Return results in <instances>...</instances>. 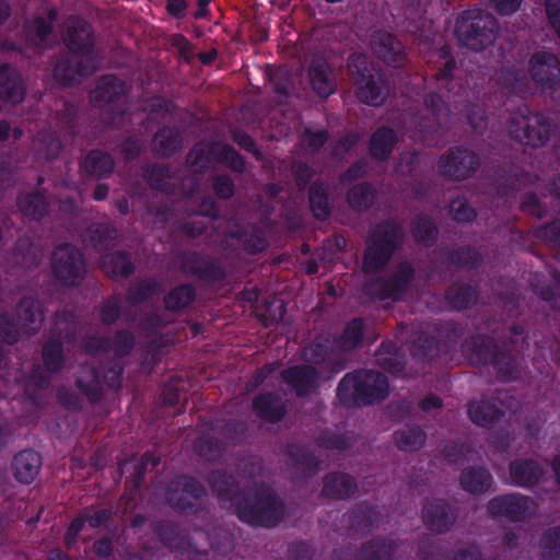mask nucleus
Returning <instances> with one entry per match:
<instances>
[{
    "instance_id": "obj_1",
    "label": "nucleus",
    "mask_w": 560,
    "mask_h": 560,
    "mask_svg": "<svg viewBox=\"0 0 560 560\" xmlns=\"http://www.w3.org/2000/svg\"><path fill=\"white\" fill-rule=\"evenodd\" d=\"M388 394V382L380 373L360 371L346 375L338 386V397L343 401L371 404L384 399Z\"/></svg>"
},
{
    "instance_id": "obj_2",
    "label": "nucleus",
    "mask_w": 560,
    "mask_h": 560,
    "mask_svg": "<svg viewBox=\"0 0 560 560\" xmlns=\"http://www.w3.org/2000/svg\"><path fill=\"white\" fill-rule=\"evenodd\" d=\"M495 22L491 18H476L471 24L465 19L458 20L456 34L472 50H478L494 40Z\"/></svg>"
},
{
    "instance_id": "obj_3",
    "label": "nucleus",
    "mask_w": 560,
    "mask_h": 560,
    "mask_svg": "<svg viewBox=\"0 0 560 560\" xmlns=\"http://www.w3.org/2000/svg\"><path fill=\"white\" fill-rule=\"evenodd\" d=\"M67 45L74 52L72 62L78 63L77 69L67 68L65 65L59 63L55 68V75L65 84H72L77 81V77H84L95 71V60L90 49L84 46V49L79 55V47L72 38H67Z\"/></svg>"
},
{
    "instance_id": "obj_4",
    "label": "nucleus",
    "mask_w": 560,
    "mask_h": 560,
    "mask_svg": "<svg viewBox=\"0 0 560 560\" xmlns=\"http://www.w3.org/2000/svg\"><path fill=\"white\" fill-rule=\"evenodd\" d=\"M54 270L60 279L72 282L83 269L81 253L71 245L60 246L54 253Z\"/></svg>"
},
{
    "instance_id": "obj_5",
    "label": "nucleus",
    "mask_w": 560,
    "mask_h": 560,
    "mask_svg": "<svg viewBox=\"0 0 560 560\" xmlns=\"http://www.w3.org/2000/svg\"><path fill=\"white\" fill-rule=\"evenodd\" d=\"M517 124L521 129H510L517 141L527 145L539 147L548 140L549 128L541 122L539 116L522 117Z\"/></svg>"
},
{
    "instance_id": "obj_6",
    "label": "nucleus",
    "mask_w": 560,
    "mask_h": 560,
    "mask_svg": "<svg viewBox=\"0 0 560 560\" xmlns=\"http://www.w3.org/2000/svg\"><path fill=\"white\" fill-rule=\"evenodd\" d=\"M281 514V504L275 500L259 503L257 511H248L245 506L238 509V516L242 521L266 527L276 525Z\"/></svg>"
},
{
    "instance_id": "obj_7",
    "label": "nucleus",
    "mask_w": 560,
    "mask_h": 560,
    "mask_svg": "<svg viewBox=\"0 0 560 560\" xmlns=\"http://www.w3.org/2000/svg\"><path fill=\"white\" fill-rule=\"evenodd\" d=\"M308 74L312 86L318 95L326 97L335 91L336 84L330 78V70L323 58L316 57L312 60Z\"/></svg>"
},
{
    "instance_id": "obj_8",
    "label": "nucleus",
    "mask_w": 560,
    "mask_h": 560,
    "mask_svg": "<svg viewBox=\"0 0 560 560\" xmlns=\"http://www.w3.org/2000/svg\"><path fill=\"white\" fill-rule=\"evenodd\" d=\"M529 71L537 82L553 81L560 74L559 61L553 55L542 52L530 59Z\"/></svg>"
},
{
    "instance_id": "obj_9",
    "label": "nucleus",
    "mask_w": 560,
    "mask_h": 560,
    "mask_svg": "<svg viewBox=\"0 0 560 560\" xmlns=\"http://www.w3.org/2000/svg\"><path fill=\"white\" fill-rule=\"evenodd\" d=\"M364 58L361 56H352L349 60V69L352 73L358 72L359 77L357 79V83L359 85L358 96L359 98L369 105H380L383 101V97L380 91L376 89L375 84L372 83L364 73H360L358 65L363 63Z\"/></svg>"
},
{
    "instance_id": "obj_10",
    "label": "nucleus",
    "mask_w": 560,
    "mask_h": 560,
    "mask_svg": "<svg viewBox=\"0 0 560 560\" xmlns=\"http://www.w3.org/2000/svg\"><path fill=\"white\" fill-rule=\"evenodd\" d=\"M0 97L11 103H19L24 97L20 75L5 65L0 67Z\"/></svg>"
},
{
    "instance_id": "obj_11",
    "label": "nucleus",
    "mask_w": 560,
    "mask_h": 560,
    "mask_svg": "<svg viewBox=\"0 0 560 560\" xmlns=\"http://www.w3.org/2000/svg\"><path fill=\"white\" fill-rule=\"evenodd\" d=\"M40 468V457L34 451H23L14 459V474L21 482L30 483Z\"/></svg>"
},
{
    "instance_id": "obj_12",
    "label": "nucleus",
    "mask_w": 560,
    "mask_h": 560,
    "mask_svg": "<svg viewBox=\"0 0 560 560\" xmlns=\"http://www.w3.org/2000/svg\"><path fill=\"white\" fill-rule=\"evenodd\" d=\"M283 378L291 384L300 396L314 386L317 375L310 366L293 368L283 372Z\"/></svg>"
},
{
    "instance_id": "obj_13",
    "label": "nucleus",
    "mask_w": 560,
    "mask_h": 560,
    "mask_svg": "<svg viewBox=\"0 0 560 560\" xmlns=\"http://www.w3.org/2000/svg\"><path fill=\"white\" fill-rule=\"evenodd\" d=\"M539 468L533 462L513 463L511 481L518 486H530L538 479Z\"/></svg>"
},
{
    "instance_id": "obj_14",
    "label": "nucleus",
    "mask_w": 560,
    "mask_h": 560,
    "mask_svg": "<svg viewBox=\"0 0 560 560\" xmlns=\"http://www.w3.org/2000/svg\"><path fill=\"white\" fill-rule=\"evenodd\" d=\"M353 490V480L347 475L329 476L324 485V492L331 498L341 499L349 495Z\"/></svg>"
},
{
    "instance_id": "obj_15",
    "label": "nucleus",
    "mask_w": 560,
    "mask_h": 560,
    "mask_svg": "<svg viewBox=\"0 0 560 560\" xmlns=\"http://www.w3.org/2000/svg\"><path fill=\"white\" fill-rule=\"evenodd\" d=\"M490 475L479 468L465 471L462 477V485L469 492H482L490 487Z\"/></svg>"
},
{
    "instance_id": "obj_16",
    "label": "nucleus",
    "mask_w": 560,
    "mask_h": 560,
    "mask_svg": "<svg viewBox=\"0 0 560 560\" xmlns=\"http://www.w3.org/2000/svg\"><path fill=\"white\" fill-rule=\"evenodd\" d=\"M395 141V136L390 129L377 130L371 140V150L374 156L385 158L389 154Z\"/></svg>"
},
{
    "instance_id": "obj_17",
    "label": "nucleus",
    "mask_w": 560,
    "mask_h": 560,
    "mask_svg": "<svg viewBox=\"0 0 560 560\" xmlns=\"http://www.w3.org/2000/svg\"><path fill=\"white\" fill-rule=\"evenodd\" d=\"M468 413L471 421L479 425L490 423L499 416V411L487 401L470 404Z\"/></svg>"
},
{
    "instance_id": "obj_18",
    "label": "nucleus",
    "mask_w": 560,
    "mask_h": 560,
    "mask_svg": "<svg viewBox=\"0 0 560 560\" xmlns=\"http://www.w3.org/2000/svg\"><path fill=\"white\" fill-rule=\"evenodd\" d=\"M194 299V290L189 285H183L173 290L166 298L165 304L168 310L177 311L188 305Z\"/></svg>"
},
{
    "instance_id": "obj_19",
    "label": "nucleus",
    "mask_w": 560,
    "mask_h": 560,
    "mask_svg": "<svg viewBox=\"0 0 560 560\" xmlns=\"http://www.w3.org/2000/svg\"><path fill=\"white\" fill-rule=\"evenodd\" d=\"M50 21L51 18H49V21L37 19L35 21L28 22L25 31L27 39L34 43V45L40 46L46 36L50 33Z\"/></svg>"
},
{
    "instance_id": "obj_20",
    "label": "nucleus",
    "mask_w": 560,
    "mask_h": 560,
    "mask_svg": "<svg viewBox=\"0 0 560 560\" xmlns=\"http://www.w3.org/2000/svg\"><path fill=\"white\" fill-rule=\"evenodd\" d=\"M396 442L398 446L406 451L420 447L424 443V435L419 429H407L396 433Z\"/></svg>"
},
{
    "instance_id": "obj_21",
    "label": "nucleus",
    "mask_w": 560,
    "mask_h": 560,
    "mask_svg": "<svg viewBox=\"0 0 560 560\" xmlns=\"http://www.w3.org/2000/svg\"><path fill=\"white\" fill-rule=\"evenodd\" d=\"M108 514L106 511H98L94 515L80 517L72 522L69 533L77 535L86 524L91 527L100 526L107 518Z\"/></svg>"
},
{
    "instance_id": "obj_22",
    "label": "nucleus",
    "mask_w": 560,
    "mask_h": 560,
    "mask_svg": "<svg viewBox=\"0 0 560 560\" xmlns=\"http://www.w3.org/2000/svg\"><path fill=\"white\" fill-rule=\"evenodd\" d=\"M363 324L361 320L355 319L351 322L346 328L342 336V347L345 349H350L358 345V342L362 338Z\"/></svg>"
},
{
    "instance_id": "obj_23",
    "label": "nucleus",
    "mask_w": 560,
    "mask_h": 560,
    "mask_svg": "<svg viewBox=\"0 0 560 560\" xmlns=\"http://www.w3.org/2000/svg\"><path fill=\"white\" fill-rule=\"evenodd\" d=\"M525 504H526V501L524 499L511 495V497L495 498L494 500L491 501L490 506H491L492 512L495 514H503V513L509 514V513H511V510H510L511 506H513V505L525 506Z\"/></svg>"
},
{
    "instance_id": "obj_24",
    "label": "nucleus",
    "mask_w": 560,
    "mask_h": 560,
    "mask_svg": "<svg viewBox=\"0 0 560 560\" xmlns=\"http://www.w3.org/2000/svg\"><path fill=\"white\" fill-rule=\"evenodd\" d=\"M44 361L49 370H58L61 365V346L54 342L44 348Z\"/></svg>"
},
{
    "instance_id": "obj_25",
    "label": "nucleus",
    "mask_w": 560,
    "mask_h": 560,
    "mask_svg": "<svg viewBox=\"0 0 560 560\" xmlns=\"http://www.w3.org/2000/svg\"><path fill=\"white\" fill-rule=\"evenodd\" d=\"M451 212L456 221H469L474 218V210L464 199H456L451 203Z\"/></svg>"
},
{
    "instance_id": "obj_26",
    "label": "nucleus",
    "mask_w": 560,
    "mask_h": 560,
    "mask_svg": "<svg viewBox=\"0 0 560 560\" xmlns=\"http://www.w3.org/2000/svg\"><path fill=\"white\" fill-rule=\"evenodd\" d=\"M474 162V156L466 152V151H460L458 152V154H453L452 158L450 159V162L445 165V167H447V172L448 173H452V170L454 166H456V172L457 171H460V168H465L467 164L471 165Z\"/></svg>"
},
{
    "instance_id": "obj_27",
    "label": "nucleus",
    "mask_w": 560,
    "mask_h": 560,
    "mask_svg": "<svg viewBox=\"0 0 560 560\" xmlns=\"http://www.w3.org/2000/svg\"><path fill=\"white\" fill-rule=\"evenodd\" d=\"M548 18L560 36V0H547Z\"/></svg>"
},
{
    "instance_id": "obj_28",
    "label": "nucleus",
    "mask_w": 560,
    "mask_h": 560,
    "mask_svg": "<svg viewBox=\"0 0 560 560\" xmlns=\"http://www.w3.org/2000/svg\"><path fill=\"white\" fill-rule=\"evenodd\" d=\"M377 52L386 62L390 63L395 61L390 54H400V49L398 45L395 44L394 38L390 35H386L384 47L381 48Z\"/></svg>"
},
{
    "instance_id": "obj_29",
    "label": "nucleus",
    "mask_w": 560,
    "mask_h": 560,
    "mask_svg": "<svg viewBox=\"0 0 560 560\" xmlns=\"http://www.w3.org/2000/svg\"><path fill=\"white\" fill-rule=\"evenodd\" d=\"M522 0H491L498 12L502 15L515 12Z\"/></svg>"
},
{
    "instance_id": "obj_30",
    "label": "nucleus",
    "mask_w": 560,
    "mask_h": 560,
    "mask_svg": "<svg viewBox=\"0 0 560 560\" xmlns=\"http://www.w3.org/2000/svg\"><path fill=\"white\" fill-rule=\"evenodd\" d=\"M311 206L314 214L317 218H326L328 215L327 202L325 199L316 198L314 195L311 196Z\"/></svg>"
},
{
    "instance_id": "obj_31",
    "label": "nucleus",
    "mask_w": 560,
    "mask_h": 560,
    "mask_svg": "<svg viewBox=\"0 0 560 560\" xmlns=\"http://www.w3.org/2000/svg\"><path fill=\"white\" fill-rule=\"evenodd\" d=\"M96 160H101L103 162L104 167L100 170H95V173H102L103 171H109L113 166V162L108 155L102 154L100 152H93L88 156L89 162H95Z\"/></svg>"
},
{
    "instance_id": "obj_32",
    "label": "nucleus",
    "mask_w": 560,
    "mask_h": 560,
    "mask_svg": "<svg viewBox=\"0 0 560 560\" xmlns=\"http://www.w3.org/2000/svg\"><path fill=\"white\" fill-rule=\"evenodd\" d=\"M215 188L222 197H229L233 192V186L230 179L220 178L217 182Z\"/></svg>"
},
{
    "instance_id": "obj_33",
    "label": "nucleus",
    "mask_w": 560,
    "mask_h": 560,
    "mask_svg": "<svg viewBox=\"0 0 560 560\" xmlns=\"http://www.w3.org/2000/svg\"><path fill=\"white\" fill-rule=\"evenodd\" d=\"M223 152H224L223 159L226 160V161L231 160L232 166L234 168H236V170H242L243 168V161L240 159V156L235 153L234 150L224 147L223 148Z\"/></svg>"
},
{
    "instance_id": "obj_34",
    "label": "nucleus",
    "mask_w": 560,
    "mask_h": 560,
    "mask_svg": "<svg viewBox=\"0 0 560 560\" xmlns=\"http://www.w3.org/2000/svg\"><path fill=\"white\" fill-rule=\"evenodd\" d=\"M186 8L184 0H168L167 10L170 13L179 16Z\"/></svg>"
},
{
    "instance_id": "obj_35",
    "label": "nucleus",
    "mask_w": 560,
    "mask_h": 560,
    "mask_svg": "<svg viewBox=\"0 0 560 560\" xmlns=\"http://www.w3.org/2000/svg\"><path fill=\"white\" fill-rule=\"evenodd\" d=\"M376 256V248L375 247H369L364 257V268L366 270H371L374 267L377 266V264L374 261Z\"/></svg>"
},
{
    "instance_id": "obj_36",
    "label": "nucleus",
    "mask_w": 560,
    "mask_h": 560,
    "mask_svg": "<svg viewBox=\"0 0 560 560\" xmlns=\"http://www.w3.org/2000/svg\"><path fill=\"white\" fill-rule=\"evenodd\" d=\"M94 550L100 556H107L112 551L110 541L104 539L95 542Z\"/></svg>"
},
{
    "instance_id": "obj_37",
    "label": "nucleus",
    "mask_w": 560,
    "mask_h": 560,
    "mask_svg": "<svg viewBox=\"0 0 560 560\" xmlns=\"http://www.w3.org/2000/svg\"><path fill=\"white\" fill-rule=\"evenodd\" d=\"M266 400H268V397L257 398L254 402V407L266 418L273 419L275 417L272 416V413L267 408L264 407Z\"/></svg>"
},
{
    "instance_id": "obj_38",
    "label": "nucleus",
    "mask_w": 560,
    "mask_h": 560,
    "mask_svg": "<svg viewBox=\"0 0 560 560\" xmlns=\"http://www.w3.org/2000/svg\"><path fill=\"white\" fill-rule=\"evenodd\" d=\"M118 259L121 262V267H120L119 270H116V269L112 270L113 275H115V276H118V275L119 276H127V275H129L131 272V268H130L129 264L121 256H119Z\"/></svg>"
},
{
    "instance_id": "obj_39",
    "label": "nucleus",
    "mask_w": 560,
    "mask_h": 560,
    "mask_svg": "<svg viewBox=\"0 0 560 560\" xmlns=\"http://www.w3.org/2000/svg\"><path fill=\"white\" fill-rule=\"evenodd\" d=\"M423 409L438 408L441 406V400L435 396L427 397L422 402Z\"/></svg>"
},
{
    "instance_id": "obj_40",
    "label": "nucleus",
    "mask_w": 560,
    "mask_h": 560,
    "mask_svg": "<svg viewBox=\"0 0 560 560\" xmlns=\"http://www.w3.org/2000/svg\"><path fill=\"white\" fill-rule=\"evenodd\" d=\"M235 140L242 145L244 147L246 150L250 151L254 149V142L253 140L245 136V135H242V136H236L235 137Z\"/></svg>"
},
{
    "instance_id": "obj_41",
    "label": "nucleus",
    "mask_w": 560,
    "mask_h": 560,
    "mask_svg": "<svg viewBox=\"0 0 560 560\" xmlns=\"http://www.w3.org/2000/svg\"><path fill=\"white\" fill-rule=\"evenodd\" d=\"M118 314V311L113 305H107L103 312V318L106 322L113 320Z\"/></svg>"
},
{
    "instance_id": "obj_42",
    "label": "nucleus",
    "mask_w": 560,
    "mask_h": 560,
    "mask_svg": "<svg viewBox=\"0 0 560 560\" xmlns=\"http://www.w3.org/2000/svg\"><path fill=\"white\" fill-rule=\"evenodd\" d=\"M210 0H198V10L196 12V18H203L208 12V4Z\"/></svg>"
},
{
    "instance_id": "obj_43",
    "label": "nucleus",
    "mask_w": 560,
    "mask_h": 560,
    "mask_svg": "<svg viewBox=\"0 0 560 560\" xmlns=\"http://www.w3.org/2000/svg\"><path fill=\"white\" fill-rule=\"evenodd\" d=\"M359 191H362V192H365V189L364 188H354L352 189V191L349 194L348 198H349V202L353 206V207H360L361 203L359 201L355 200V197H357V194Z\"/></svg>"
},
{
    "instance_id": "obj_44",
    "label": "nucleus",
    "mask_w": 560,
    "mask_h": 560,
    "mask_svg": "<svg viewBox=\"0 0 560 560\" xmlns=\"http://www.w3.org/2000/svg\"><path fill=\"white\" fill-rule=\"evenodd\" d=\"M108 192V188L106 186H98L96 189H95V192H94V198L96 200H102L106 197Z\"/></svg>"
},
{
    "instance_id": "obj_45",
    "label": "nucleus",
    "mask_w": 560,
    "mask_h": 560,
    "mask_svg": "<svg viewBox=\"0 0 560 560\" xmlns=\"http://www.w3.org/2000/svg\"><path fill=\"white\" fill-rule=\"evenodd\" d=\"M10 136V126L7 122L0 124V139L5 140Z\"/></svg>"
},
{
    "instance_id": "obj_46",
    "label": "nucleus",
    "mask_w": 560,
    "mask_h": 560,
    "mask_svg": "<svg viewBox=\"0 0 560 560\" xmlns=\"http://www.w3.org/2000/svg\"><path fill=\"white\" fill-rule=\"evenodd\" d=\"M9 15V7L0 0V22Z\"/></svg>"
},
{
    "instance_id": "obj_47",
    "label": "nucleus",
    "mask_w": 560,
    "mask_h": 560,
    "mask_svg": "<svg viewBox=\"0 0 560 560\" xmlns=\"http://www.w3.org/2000/svg\"><path fill=\"white\" fill-rule=\"evenodd\" d=\"M174 42L176 45H178V47L182 50H185L188 48V42L184 37L177 36V37H175Z\"/></svg>"
},
{
    "instance_id": "obj_48",
    "label": "nucleus",
    "mask_w": 560,
    "mask_h": 560,
    "mask_svg": "<svg viewBox=\"0 0 560 560\" xmlns=\"http://www.w3.org/2000/svg\"><path fill=\"white\" fill-rule=\"evenodd\" d=\"M325 140H326V135L324 132H319L318 135H316V140L314 141V145L322 144V143H324Z\"/></svg>"
},
{
    "instance_id": "obj_49",
    "label": "nucleus",
    "mask_w": 560,
    "mask_h": 560,
    "mask_svg": "<svg viewBox=\"0 0 560 560\" xmlns=\"http://www.w3.org/2000/svg\"><path fill=\"white\" fill-rule=\"evenodd\" d=\"M424 518H425V522H428V524L436 529H440V526L438 524H435L433 521L429 520V513H427L424 515Z\"/></svg>"
},
{
    "instance_id": "obj_50",
    "label": "nucleus",
    "mask_w": 560,
    "mask_h": 560,
    "mask_svg": "<svg viewBox=\"0 0 560 560\" xmlns=\"http://www.w3.org/2000/svg\"><path fill=\"white\" fill-rule=\"evenodd\" d=\"M555 472L560 481V460L555 464Z\"/></svg>"
},
{
    "instance_id": "obj_51",
    "label": "nucleus",
    "mask_w": 560,
    "mask_h": 560,
    "mask_svg": "<svg viewBox=\"0 0 560 560\" xmlns=\"http://www.w3.org/2000/svg\"><path fill=\"white\" fill-rule=\"evenodd\" d=\"M79 38L81 40L89 38V32L82 30L81 33L79 34Z\"/></svg>"
},
{
    "instance_id": "obj_52",
    "label": "nucleus",
    "mask_w": 560,
    "mask_h": 560,
    "mask_svg": "<svg viewBox=\"0 0 560 560\" xmlns=\"http://www.w3.org/2000/svg\"><path fill=\"white\" fill-rule=\"evenodd\" d=\"M359 166H355L353 167L352 170L349 171V177H351V174L354 173V176H358L359 175Z\"/></svg>"
},
{
    "instance_id": "obj_53",
    "label": "nucleus",
    "mask_w": 560,
    "mask_h": 560,
    "mask_svg": "<svg viewBox=\"0 0 560 560\" xmlns=\"http://www.w3.org/2000/svg\"><path fill=\"white\" fill-rule=\"evenodd\" d=\"M435 100H439V97H436L434 95L430 96V101L432 102V104L434 103Z\"/></svg>"
},
{
    "instance_id": "obj_54",
    "label": "nucleus",
    "mask_w": 560,
    "mask_h": 560,
    "mask_svg": "<svg viewBox=\"0 0 560 560\" xmlns=\"http://www.w3.org/2000/svg\"><path fill=\"white\" fill-rule=\"evenodd\" d=\"M23 210H24V212H26V213H28V214H33L28 209H26V208H24V207H23Z\"/></svg>"
},
{
    "instance_id": "obj_55",
    "label": "nucleus",
    "mask_w": 560,
    "mask_h": 560,
    "mask_svg": "<svg viewBox=\"0 0 560 560\" xmlns=\"http://www.w3.org/2000/svg\"><path fill=\"white\" fill-rule=\"evenodd\" d=\"M106 264H107V262H106V260H105V261L103 262V266H104V268L106 269V271H107V272H109V269H107Z\"/></svg>"
},
{
    "instance_id": "obj_56",
    "label": "nucleus",
    "mask_w": 560,
    "mask_h": 560,
    "mask_svg": "<svg viewBox=\"0 0 560 560\" xmlns=\"http://www.w3.org/2000/svg\"><path fill=\"white\" fill-rule=\"evenodd\" d=\"M388 296L393 298V299H398V295L397 294H389Z\"/></svg>"
},
{
    "instance_id": "obj_57",
    "label": "nucleus",
    "mask_w": 560,
    "mask_h": 560,
    "mask_svg": "<svg viewBox=\"0 0 560 560\" xmlns=\"http://www.w3.org/2000/svg\"><path fill=\"white\" fill-rule=\"evenodd\" d=\"M196 153V151H192L190 154H189V159L192 160V156L194 154Z\"/></svg>"
}]
</instances>
